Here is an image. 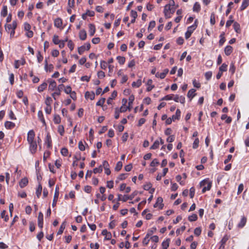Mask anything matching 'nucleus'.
<instances>
[{
	"mask_svg": "<svg viewBox=\"0 0 249 249\" xmlns=\"http://www.w3.org/2000/svg\"><path fill=\"white\" fill-rule=\"evenodd\" d=\"M200 186L204 187L202 189V192L204 193L206 191L210 190L212 187V183L209 182L208 179H204L200 182Z\"/></svg>",
	"mask_w": 249,
	"mask_h": 249,
	"instance_id": "f257e3e1",
	"label": "nucleus"
},
{
	"mask_svg": "<svg viewBox=\"0 0 249 249\" xmlns=\"http://www.w3.org/2000/svg\"><path fill=\"white\" fill-rule=\"evenodd\" d=\"M196 20L195 23L193 25L189 26L188 28V30L187 32L185 33V37L186 39H188L191 36L193 31L196 28L197 25L196 24Z\"/></svg>",
	"mask_w": 249,
	"mask_h": 249,
	"instance_id": "f03ea898",
	"label": "nucleus"
},
{
	"mask_svg": "<svg viewBox=\"0 0 249 249\" xmlns=\"http://www.w3.org/2000/svg\"><path fill=\"white\" fill-rule=\"evenodd\" d=\"M90 48L89 43H86L78 48V52L79 54H82L86 50H89Z\"/></svg>",
	"mask_w": 249,
	"mask_h": 249,
	"instance_id": "7ed1b4c3",
	"label": "nucleus"
},
{
	"mask_svg": "<svg viewBox=\"0 0 249 249\" xmlns=\"http://www.w3.org/2000/svg\"><path fill=\"white\" fill-rule=\"evenodd\" d=\"M64 87V85L63 84L59 85L57 88L55 89L56 91L52 94V96L54 100H56L55 95H60L61 91L63 89Z\"/></svg>",
	"mask_w": 249,
	"mask_h": 249,
	"instance_id": "20e7f679",
	"label": "nucleus"
},
{
	"mask_svg": "<svg viewBox=\"0 0 249 249\" xmlns=\"http://www.w3.org/2000/svg\"><path fill=\"white\" fill-rule=\"evenodd\" d=\"M30 146L29 149L32 154H34L36 152L37 149V143L36 141L29 143Z\"/></svg>",
	"mask_w": 249,
	"mask_h": 249,
	"instance_id": "39448f33",
	"label": "nucleus"
},
{
	"mask_svg": "<svg viewBox=\"0 0 249 249\" xmlns=\"http://www.w3.org/2000/svg\"><path fill=\"white\" fill-rule=\"evenodd\" d=\"M35 133L33 130H30L28 133L27 139V140L29 142H32L33 141H35Z\"/></svg>",
	"mask_w": 249,
	"mask_h": 249,
	"instance_id": "423d86ee",
	"label": "nucleus"
},
{
	"mask_svg": "<svg viewBox=\"0 0 249 249\" xmlns=\"http://www.w3.org/2000/svg\"><path fill=\"white\" fill-rule=\"evenodd\" d=\"M163 199L161 197H158L156 203L154 205L155 208L159 207V209H162L164 204L162 203Z\"/></svg>",
	"mask_w": 249,
	"mask_h": 249,
	"instance_id": "0eeeda50",
	"label": "nucleus"
},
{
	"mask_svg": "<svg viewBox=\"0 0 249 249\" xmlns=\"http://www.w3.org/2000/svg\"><path fill=\"white\" fill-rule=\"evenodd\" d=\"M37 221L38 226L42 229L43 226V214L41 212H39L38 213Z\"/></svg>",
	"mask_w": 249,
	"mask_h": 249,
	"instance_id": "6e6552de",
	"label": "nucleus"
},
{
	"mask_svg": "<svg viewBox=\"0 0 249 249\" xmlns=\"http://www.w3.org/2000/svg\"><path fill=\"white\" fill-rule=\"evenodd\" d=\"M103 166L104 168L105 173L107 175H109L111 173L110 170L109 168V163L107 160H104L103 162Z\"/></svg>",
	"mask_w": 249,
	"mask_h": 249,
	"instance_id": "1a4fd4ad",
	"label": "nucleus"
},
{
	"mask_svg": "<svg viewBox=\"0 0 249 249\" xmlns=\"http://www.w3.org/2000/svg\"><path fill=\"white\" fill-rule=\"evenodd\" d=\"M173 100L176 102H180L181 104H184L185 101V98L184 96H178V95H176L175 97L173 98Z\"/></svg>",
	"mask_w": 249,
	"mask_h": 249,
	"instance_id": "9d476101",
	"label": "nucleus"
},
{
	"mask_svg": "<svg viewBox=\"0 0 249 249\" xmlns=\"http://www.w3.org/2000/svg\"><path fill=\"white\" fill-rule=\"evenodd\" d=\"M247 219L245 216H243L240 222L237 225V227L241 229L243 228L247 223Z\"/></svg>",
	"mask_w": 249,
	"mask_h": 249,
	"instance_id": "9b49d317",
	"label": "nucleus"
},
{
	"mask_svg": "<svg viewBox=\"0 0 249 249\" xmlns=\"http://www.w3.org/2000/svg\"><path fill=\"white\" fill-rule=\"evenodd\" d=\"M196 89H192L188 91L187 97L190 99V101L196 96Z\"/></svg>",
	"mask_w": 249,
	"mask_h": 249,
	"instance_id": "f8f14e48",
	"label": "nucleus"
},
{
	"mask_svg": "<svg viewBox=\"0 0 249 249\" xmlns=\"http://www.w3.org/2000/svg\"><path fill=\"white\" fill-rule=\"evenodd\" d=\"M102 234L105 235V238L106 240H110L111 238V233L110 232L107 231V230H103Z\"/></svg>",
	"mask_w": 249,
	"mask_h": 249,
	"instance_id": "ddd939ff",
	"label": "nucleus"
},
{
	"mask_svg": "<svg viewBox=\"0 0 249 249\" xmlns=\"http://www.w3.org/2000/svg\"><path fill=\"white\" fill-rule=\"evenodd\" d=\"M28 183V179L27 178H24L19 182L20 188H22L25 187Z\"/></svg>",
	"mask_w": 249,
	"mask_h": 249,
	"instance_id": "4468645a",
	"label": "nucleus"
},
{
	"mask_svg": "<svg viewBox=\"0 0 249 249\" xmlns=\"http://www.w3.org/2000/svg\"><path fill=\"white\" fill-rule=\"evenodd\" d=\"M117 96V92L116 90H114L113 91V92L111 94V97H109L107 100V104L109 105L111 104L112 103V100L115 98L116 96Z\"/></svg>",
	"mask_w": 249,
	"mask_h": 249,
	"instance_id": "2eb2a0df",
	"label": "nucleus"
},
{
	"mask_svg": "<svg viewBox=\"0 0 249 249\" xmlns=\"http://www.w3.org/2000/svg\"><path fill=\"white\" fill-rule=\"evenodd\" d=\"M233 49L231 46H227L224 49V52L226 55H230L232 52Z\"/></svg>",
	"mask_w": 249,
	"mask_h": 249,
	"instance_id": "dca6fc26",
	"label": "nucleus"
},
{
	"mask_svg": "<svg viewBox=\"0 0 249 249\" xmlns=\"http://www.w3.org/2000/svg\"><path fill=\"white\" fill-rule=\"evenodd\" d=\"M181 114V111L179 109H177L176 110V114L173 115L172 117V119L173 121H175L176 120H179L180 118Z\"/></svg>",
	"mask_w": 249,
	"mask_h": 249,
	"instance_id": "f3484780",
	"label": "nucleus"
},
{
	"mask_svg": "<svg viewBox=\"0 0 249 249\" xmlns=\"http://www.w3.org/2000/svg\"><path fill=\"white\" fill-rule=\"evenodd\" d=\"M4 125L5 127L8 129H12L15 126V123L9 121L5 122Z\"/></svg>",
	"mask_w": 249,
	"mask_h": 249,
	"instance_id": "a211bd4d",
	"label": "nucleus"
},
{
	"mask_svg": "<svg viewBox=\"0 0 249 249\" xmlns=\"http://www.w3.org/2000/svg\"><path fill=\"white\" fill-rule=\"evenodd\" d=\"M56 89V83L54 80L51 81L49 85V89L50 90H54Z\"/></svg>",
	"mask_w": 249,
	"mask_h": 249,
	"instance_id": "6ab92c4d",
	"label": "nucleus"
},
{
	"mask_svg": "<svg viewBox=\"0 0 249 249\" xmlns=\"http://www.w3.org/2000/svg\"><path fill=\"white\" fill-rule=\"evenodd\" d=\"M79 38L82 40H85L87 38V33L85 30H81L79 32Z\"/></svg>",
	"mask_w": 249,
	"mask_h": 249,
	"instance_id": "aec40b11",
	"label": "nucleus"
},
{
	"mask_svg": "<svg viewBox=\"0 0 249 249\" xmlns=\"http://www.w3.org/2000/svg\"><path fill=\"white\" fill-rule=\"evenodd\" d=\"M54 25L57 28H60L62 26V21L60 18H57L54 21Z\"/></svg>",
	"mask_w": 249,
	"mask_h": 249,
	"instance_id": "412c9836",
	"label": "nucleus"
},
{
	"mask_svg": "<svg viewBox=\"0 0 249 249\" xmlns=\"http://www.w3.org/2000/svg\"><path fill=\"white\" fill-rule=\"evenodd\" d=\"M85 97L86 99L89 98L90 100H92L95 98V94L93 92L90 93L89 91H87L85 93Z\"/></svg>",
	"mask_w": 249,
	"mask_h": 249,
	"instance_id": "4be33fe9",
	"label": "nucleus"
},
{
	"mask_svg": "<svg viewBox=\"0 0 249 249\" xmlns=\"http://www.w3.org/2000/svg\"><path fill=\"white\" fill-rule=\"evenodd\" d=\"M134 100V95H130L129 97V102H128V105L127 106L128 110H129V111L132 108V105L133 104Z\"/></svg>",
	"mask_w": 249,
	"mask_h": 249,
	"instance_id": "5701e85b",
	"label": "nucleus"
},
{
	"mask_svg": "<svg viewBox=\"0 0 249 249\" xmlns=\"http://www.w3.org/2000/svg\"><path fill=\"white\" fill-rule=\"evenodd\" d=\"M95 32V27L92 24H89V33L90 36H93Z\"/></svg>",
	"mask_w": 249,
	"mask_h": 249,
	"instance_id": "b1692460",
	"label": "nucleus"
},
{
	"mask_svg": "<svg viewBox=\"0 0 249 249\" xmlns=\"http://www.w3.org/2000/svg\"><path fill=\"white\" fill-rule=\"evenodd\" d=\"M249 5V0H243L240 7L241 11L245 10Z\"/></svg>",
	"mask_w": 249,
	"mask_h": 249,
	"instance_id": "393cba45",
	"label": "nucleus"
},
{
	"mask_svg": "<svg viewBox=\"0 0 249 249\" xmlns=\"http://www.w3.org/2000/svg\"><path fill=\"white\" fill-rule=\"evenodd\" d=\"M152 83L153 81L151 79H149L147 81L146 84L148 87L146 89L147 91H151L154 88V86L152 85Z\"/></svg>",
	"mask_w": 249,
	"mask_h": 249,
	"instance_id": "a878e982",
	"label": "nucleus"
},
{
	"mask_svg": "<svg viewBox=\"0 0 249 249\" xmlns=\"http://www.w3.org/2000/svg\"><path fill=\"white\" fill-rule=\"evenodd\" d=\"M45 143H47L48 148H50L52 146V140L49 134H48L46 136Z\"/></svg>",
	"mask_w": 249,
	"mask_h": 249,
	"instance_id": "bb28decb",
	"label": "nucleus"
},
{
	"mask_svg": "<svg viewBox=\"0 0 249 249\" xmlns=\"http://www.w3.org/2000/svg\"><path fill=\"white\" fill-rule=\"evenodd\" d=\"M47 83L44 82L38 87L37 90L39 92H42L45 89L47 88Z\"/></svg>",
	"mask_w": 249,
	"mask_h": 249,
	"instance_id": "cd10ccee",
	"label": "nucleus"
},
{
	"mask_svg": "<svg viewBox=\"0 0 249 249\" xmlns=\"http://www.w3.org/2000/svg\"><path fill=\"white\" fill-rule=\"evenodd\" d=\"M18 63H20L21 65H24L25 63V60L24 59H22L21 60H16L15 62V67L16 69H18L19 67Z\"/></svg>",
	"mask_w": 249,
	"mask_h": 249,
	"instance_id": "c85d7f7f",
	"label": "nucleus"
},
{
	"mask_svg": "<svg viewBox=\"0 0 249 249\" xmlns=\"http://www.w3.org/2000/svg\"><path fill=\"white\" fill-rule=\"evenodd\" d=\"M170 242V239L169 238H168L165 241H164L162 243V249H167L169 246Z\"/></svg>",
	"mask_w": 249,
	"mask_h": 249,
	"instance_id": "c756f323",
	"label": "nucleus"
},
{
	"mask_svg": "<svg viewBox=\"0 0 249 249\" xmlns=\"http://www.w3.org/2000/svg\"><path fill=\"white\" fill-rule=\"evenodd\" d=\"M233 28L235 31L237 33H240L241 32V29L240 24L237 22H235L233 25Z\"/></svg>",
	"mask_w": 249,
	"mask_h": 249,
	"instance_id": "7c9ffc66",
	"label": "nucleus"
},
{
	"mask_svg": "<svg viewBox=\"0 0 249 249\" xmlns=\"http://www.w3.org/2000/svg\"><path fill=\"white\" fill-rule=\"evenodd\" d=\"M65 226H66V222L64 221L61 225V226H60V227L59 228V229L58 231L57 232V234L58 235L61 234L63 233V232L64 231V230L65 228Z\"/></svg>",
	"mask_w": 249,
	"mask_h": 249,
	"instance_id": "2f4dec72",
	"label": "nucleus"
},
{
	"mask_svg": "<svg viewBox=\"0 0 249 249\" xmlns=\"http://www.w3.org/2000/svg\"><path fill=\"white\" fill-rule=\"evenodd\" d=\"M37 115H38V118L41 121V122L43 124H45V119H44V117H43V112H42V111L41 110H39L38 112Z\"/></svg>",
	"mask_w": 249,
	"mask_h": 249,
	"instance_id": "473e14b6",
	"label": "nucleus"
},
{
	"mask_svg": "<svg viewBox=\"0 0 249 249\" xmlns=\"http://www.w3.org/2000/svg\"><path fill=\"white\" fill-rule=\"evenodd\" d=\"M53 122L55 124H59L61 122V118L58 114H54L53 117Z\"/></svg>",
	"mask_w": 249,
	"mask_h": 249,
	"instance_id": "72a5a7b5",
	"label": "nucleus"
},
{
	"mask_svg": "<svg viewBox=\"0 0 249 249\" xmlns=\"http://www.w3.org/2000/svg\"><path fill=\"white\" fill-rule=\"evenodd\" d=\"M42 187L40 184H39L36 190V195L38 198H39L41 195L42 192Z\"/></svg>",
	"mask_w": 249,
	"mask_h": 249,
	"instance_id": "f704fd0d",
	"label": "nucleus"
},
{
	"mask_svg": "<svg viewBox=\"0 0 249 249\" xmlns=\"http://www.w3.org/2000/svg\"><path fill=\"white\" fill-rule=\"evenodd\" d=\"M224 33L223 32L220 36V39L219 41V45L220 46H222L226 40L224 36Z\"/></svg>",
	"mask_w": 249,
	"mask_h": 249,
	"instance_id": "c9c22d12",
	"label": "nucleus"
},
{
	"mask_svg": "<svg viewBox=\"0 0 249 249\" xmlns=\"http://www.w3.org/2000/svg\"><path fill=\"white\" fill-rule=\"evenodd\" d=\"M200 10V4L197 2H196L193 6V11L194 12H198Z\"/></svg>",
	"mask_w": 249,
	"mask_h": 249,
	"instance_id": "e433bc0d",
	"label": "nucleus"
},
{
	"mask_svg": "<svg viewBox=\"0 0 249 249\" xmlns=\"http://www.w3.org/2000/svg\"><path fill=\"white\" fill-rule=\"evenodd\" d=\"M61 40L59 39V37L57 35H54L53 37V42L54 44L57 45L60 42Z\"/></svg>",
	"mask_w": 249,
	"mask_h": 249,
	"instance_id": "4c0bfd02",
	"label": "nucleus"
},
{
	"mask_svg": "<svg viewBox=\"0 0 249 249\" xmlns=\"http://www.w3.org/2000/svg\"><path fill=\"white\" fill-rule=\"evenodd\" d=\"M1 16L5 17L7 15V7L6 6L4 5L2 7V9L1 11Z\"/></svg>",
	"mask_w": 249,
	"mask_h": 249,
	"instance_id": "58836bf2",
	"label": "nucleus"
},
{
	"mask_svg": "<svg viewBox=\"0 0 249 249\" xmlns=\"http://www.w3.org/2000/svg\"><path fill=\"white\" fill-rule=\"evenodd\" d=\"M117 60L120 65H123L125 61V58L124 56H118L117 57Z\"/></svg>",
	"mask_w": 249,
	"mask_h": 249,
	"instance_id": "ea45409f",
	"label": "nucleus"
},
{
	"mask_svg": "<svg viewBox=\"0 0 249 249\" xmlns=\"http://www.w3.org/2000/svg\"><path fill=\"white\" fill-rule=\"evenodd\" d=\"M149 237H150V234H146L145 237H144V238L143 239V241H142V243L143 245H147L149 241H150V238H149Z\"/></svg>",
	"mask_w": 249,
	"mask_h": 249,
	"instance_id": "a19ab883",
	"label": "nucleus"
},
{
	"mask_svg": "<svg viewBox=\"0 0 249 249\" xmlns=\"http://www.w3.org/2000/svg\"><path fill=\"white\" fill-rule=\"evenodd\" d=\"M5 213H6V211L5 210L2 211L0 214V217L1 218H4V221L7 222L9 219V217H8V215H6Z\"/></svg>",
	"mask_w": 249,
	"mask_h": 249,
	"instance_id": "79ce46f5",
	"label": "nucleus"
},
{
	"mask_svg": "<svg viewBox=\"0 0 249 249\" xmlns=\"http://www.w3.org/2000/svg\"><path fill=\"white\" fill-rule=\"evenodd\" d=\"M142 85V81L141 79H138L136 82H133L132 83V86L133 87L139 88Z\"/></svg>",
	"mask_w": 249,
	"mask_h": 249,
	"instance_id": "37998d69",
	"label": "nucleus"
},
{
	"mask_svg": "<svg viewBox=\"0 0 249 249\" xmlns=\"http://www.w3.org/2000/svg\"><path fill=\"white\" fill-rule=\"evenodd\" d=\"M197 216L195 213H193L188 217V220L191 222L195 221L197 220Z\"/></svg>",
	"mask_w": 249,
	"mask_h": 249,
	"instance_id": "c03bdc74",
	"label": "nucleus"
},
{
	"mask_svg": "<svg viewBox=\"0 0 249 249\" xmlns=\"http://www.w3.org/2000/svg\"><path fill=\"white\" fill-rule=\"evenodd\" d=\"M122 166H123V163L122 162V161H118L115 167V171H119L122 169Z\"/></svg>",
	"mask_w": 249,
	"mask_h": 249,
	"instance_id": "a18cd8bd",
	"label": "nucleus"
},
{
	"mask_svg": "<svg viewBox=\"0 0 249 249\" xmlns=\"http://www.w3.org/2000/svg\"><path fill=\"white\" fill-rule=\"evenodd\" d=\"M160 142L158 140H156L153 144L150 147V149H156L159 147Z\"/></svg>",
	"mask_w": 249,
	"mask_h": 249,
	"instance_id": "49530a36",
	"label": "nucleus"
},
{
	"mask_svg": "<svg viewBox=\"0 0 249 249\" xmlns=\"http://www.w3.org/2000/svg\"><path fill=\"white\" fill-rule=\"evenodd\" d=\"M58 132L61 136H63L64 133V128L63 125H59L58 126Z\"/></svg>",
	"mask_w": 249,
	"mask_h": 249,
	"instance_id": "de8ad7c7",
	"label": "nucleus"
},
{
	"mask_svg": "<svg viewBox=\"0 0 249 249\" xmlns=\"http://www.w3.org/2000/svg\"><path fill=\"white\" fill-rule=\"evenodd\" d=\"M227 70V65L225 63H223L219 69L220 71L223 72V71H226Z\"/></svg>",
	"mask_w": 249,
	"mask_h": 249,
	"instance_id": "09e8293b",
	"label": "nucleus"
},
{
	"mask_svg": "<svg viewBox=\"0 0 249 249\" xmlns=\"http://www.w3.org/2000/svg\"><path fill=\"white\" fill-rule=\"evenodd\" d=\"M210 23L212 25H214L215 23V14L214 13H211L210 17Z\"/></svg>",
	"mask_w": 249,
	"mask_h": 249,
	"instance_id": "8fccbe9b",
	"label": "nucleus"
},
{
	"mask_svg": "<svg viewBox=\"0 0 249 249\" xmlns=\"http://www.w3.org/2000/svg\"><path fill=\"white\" fill-rule=\"evenodd\" d=\"M173 94H169L163 97L160 100H170L173 99Z\"/></svg>",
	"mask_w": 249,
	"mask_h": 249,
	"instance_id": "3c124183",
	"label": "nucleus"
},
{
	"mask_svg": "<svg viewBox=\"0 0 249 249\" xmlns=\"http://www.w3.org/2000/svg\"><path fill=\"white\" fill-rule=\"evenodd\" d=\"M156 22L154 20H152L150 22L149 26L148 27V30L149 31H151L153 28L155 27Z\"/></svg>",
	"mask_w": 249,
	"mask_h": 249,
	"instance_id": "603ef678",
	"label": "nucleus"
},
{
	"mask_svg": "<svg viewBox=\"0 0 249 249\" xmlns=\"http://www.w3.org/2000/svg\"><path fill=\"white\" fill-rule=\"evenodd\" d=\"M103 171L102 165H100L98 168H95L93 169V173L94 174L101 173Z\"/></svg>",
	"mask_w": 249,
	"mask_h": 249,
	"instance_id": "864d4df0",
	"label": "nucleus"
},
{
	"mask_svg": "<svg viewBox=\"0 0 249 249\" xmlns=\"http://www.w3.org/2000/svg\"><path fill=\"white\" fill-rule=\"evenodd\" d=\"M36 56H37V61H38V63H41L43 60V57L41 54V53L39 51H38L37 52Z\"/></svg>",
	"mask_w": 249,
	"mask_h": 249,
	"instance_id": "5fc2aeb1",
	"label": "nucleus"
},
{
	"mask_svg": "<svg viewBox=\"0 0 249 249\" xmlns=\"http://www.w3.org/2000/svg\"><path fill=\"white\" fill-rule=\"evenodd\" d=\"M61 153L64 156H67L68 154V150L67 148L64 147L61 150Z\"/></svg>",
	"mask_w": 249,
	"mask_h": 249,
	"instance_id": "6e6d98bb",
	"label": "nucleus"
},
{
	"mask_svg": "<svg viewBox=\"0 0 249 249\" xmlns=\"http://www.w3.org/2000/svg\"><path fill=\"white\" fill-rule=\"evenodd\" d=\"M106 99L105 98H103L99 100L96 103V106H103V104L105 102Z\"/></svg>",
	"mask_w": 249,
	"mask_h": 249,
	"instance_id": "4d7b16f0",
	"label": "nucleus"
},
{
	"mask_svg": "<svg viewBox=\"0 0 249 249\" xmlns=\"http://www.w3.org/2000/svg\"><path fill=\"white\" fill-rule=\"evenodd\" d=\"M127 176V174H121L117 178V179L122 180L126 178Z\"/></svg>",
	"mask_w": 249,
	"mask_h": 249,
	"instance_id": "13d9d810",
	"label": "nucleus"
},
{
	"mask_svg": "<svg viewBox=\"0 0 249 249\" xmlns=\"http://www.w3.org/2000/svg\"><path fill=\"white\" fill-rule=\"evenodd\" d=\"M199 144V139L198 138H196L193 143V148L194 149H196L198 147Z\"/></svg>",
	"mask_w": 249,
	"mask_h": 249,
	"instance_id": "bf43d9fd",
	"label": "nucleus"
},
{
	"mask_svg": "<svg viewBox=\"0 0 249 249\" xmlns=\"http://www.w3.org/2000/svg\"><path fill=\"white\" fill-rule=\"evenodd\" d=\"M53 100L50 97H47L45 100V104L47 106H51V104Z\"/></svg>",
	"mask_w": 249,
	"mask_h": 249,
	"instance_id": "052dcab7",
	"label": "nucleus"
},
{
	"mask_svg": "<svg viewBox=\"0 0 249 249\" xmlns=\"http://www.w3.org/2000/svg\"><path fill=\"white\" fill-rule=\"evenodd\" d=\"M100 67L102 69L105 70L107 67V64L106 62L104 60L101 61Z\"/></svg>",
	"mask_w": 249,
	"mask_h": 249,
	"instance_id": "680f3d73",
	"label": "nucleus"
},
{
	"mask_svg": "<svg viewBox=\"0 0 249 249\" xmlns=\"http://www.w3.org/2000/svg\"><path fill=\"white\" fill-rule=\"evenodd\" d=\"M195 189L192 187L190 189V196L191 198H193L195 196Z\"/></svg>",
	"mask_w": 249,
	"mask_h": 249,
	"instance_id": "e2e57ef3",
	"label": "nucleus"
},
{
	"mask_svg": "<svg viewBox=\"0 0 249 249\" xmlns=\"http://www.w3.org/2000/svg\"><path fill=\"white\" fill-rule=\"evenodd\" d=\"M152 187V184L150 182L147 183L146 184L143 185V189L145 190H149Z\"/></svg>",
	"mask_w": 249,
	"mask_h": 249,
	"instance_id": "0e129e2a",
	"label": "nucleus"
},
{
	"mask_svg": "<svg viewBox=\"0 0 249 249\" xmlns=\"http://www.w3.org/2000/svg\"><path fill=\"white\" fill-rule=\"evenodd\" d=\"M212 76V71H208V72H206L205 73V78L207 80H209L211 79V77Z\"/></svg>",
	"mask_w": 249,
	"mask_h": 249,
	"instance_id": "69168bd1",
	"label": "nucleus"
},
{
	"mask_svg": "<svg viewBox=\"0 0 249 249\" xmlns=\"http://www.w3.org/2000/svg\"><path fill=\"white\" fill-rule=\"evenodd\" d=\"M159 164V162L158 161L157 159H154L150 163V166L152 167H154Z\"/></svg>",
	"mask_w": 249,
	"mask_h": 249,
	"instance_id": "338daca9",
	"label": "nucleus"
},
{
	"mask_svg": "<svg viewBox=\"0 0 249 249\" xmlns=\"http://www.w3.org/2000/svg\"><path fill=\"white\" fill-rule=\"evenodd\" d=\"M78 148L81 151H84L85 150V146L83 144L82 141H80L78 143Z\"/></svg>",
	"mask_w": 249,
	"mask_h": 249,
	"instance_id": "774afa93",
	"label": "nucleus"
}]
</instances>
